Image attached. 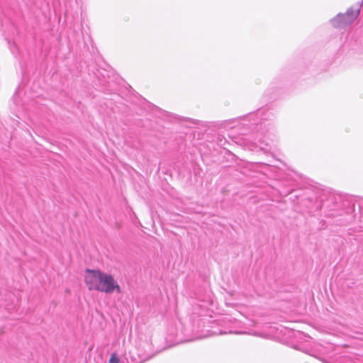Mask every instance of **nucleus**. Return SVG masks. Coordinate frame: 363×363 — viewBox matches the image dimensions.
<instances>
[{
  "instance_id": "f257e3e1",
  "label": "nucleus",
  "mask_w": 363,
  "mask_h": 363,
  "mask_svg": "<svg viewBox=\"0 0 363 363\" xmlns=\"http://www.w3.org/2000/svg\"><path fill=\"white\" fill-rule=\"evenodd\" d=\"M84 281L90 291H98L106 294H112L116 291L121 293V289L117 281L109 274L100 270L86 269Z\"/></svg>"
},
{
  "instance_id": "f03ea898",
  "label": "nucleus",
  "mask_w": 363,
  "mask_h": 363,
  "mask_svg": "<svg viewBox=\"0 0 363 363\" xmlns=\"http://www.w3.org/2000/svg\"><path fill=\"white\" fill-rule=\"evenodd\" d=\"M360 4H356L348 9L346 13L338 14L333 20L335 26L340 27L351 23L359 14Z\"/></svg>"
},
{
  "instance_id": "7ed1b4c3",
  "label": "nucleus",
  "mask_w": 363,
  "mask_h": 363,
  "mask_svg": "<svg viewBox=\"0 0 363 363\" xmlns=\"http://www.w3.org/2000/svg\"><path fill=\"white\" fill-rule=\"evenodd\" d=\"M108 363H119V359L116 353L111 354Z\"/></svg>"
}]
</instances>
